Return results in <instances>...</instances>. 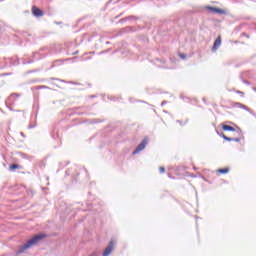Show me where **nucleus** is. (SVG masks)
<instances>
[{"instance_id": "1", "label": "nucleus", "mask_w": 256, "mask_h": 256, "mask_svg": "<svg viewBox=\"0 0 256 256\" xmlns=\"http://www.w3.org/2000/svg\"><path fill=\"white\" fill-rule=\"evenodd\" d=\"M46 235L43 233L40 234H36L34 237H32L31 239H29L24 245H22L17 253L21 254V253H25V251H27V249H30V247H33V245H37V243H39V241H41V239H45Z\"/></svg>"}, {"instance_id": "2", "label": "nucleus", "mask_w": 256, "mask_h": 256, "mask_svg": "<svg viewBox=\"0 0 256 256\" xmlns=\"http://www.w3.org/2000/svg\"><path fill=\"white\" fill-rule=\"evenodd\" d=\"M147 138H144L142 142L136 147V149L132 152V155H137V153H141L143 149L147 147Z\"/></svg>"}, {"instance_id": "3", "label": "nucleus", "mask_w": 256, "mask_h": 256, "mask_svg": "<svg viewBox=\"0 0 256 256\" xmlns=\"http://www.w3.org/2000/svg\"><path fill=\"white\" fill-rule=\"evenodd\" d=\"M115 249V242L114 240H111L107 247L105 248L104 252H103V256H109L110 253H113V250Z\"/></svg>"}, {"instance_id": "4", "label": "nucleus", "mask_w": 256, "mask_h": 256, "mask_svg": "<svg viewBox=\"0 0 256 256\" xmlns=\"http://www.w3.org/2000/svg\"><path fill=\"white\" fill-rule=\"evenodd\" d=\"M32 15H34V17H43V15H45V13L39 7L33 6L32 7Z\"/></svg>"}, {"instance_id": "5", "label": "nucleus", "mask_w": 256, "mask_h": 256, "mask_svg": "<svg viewBox=\"0 0 256 256\" xmlns=\"http://www.w3.org/2000/svg\"><path fill=\"white\" fill-rule=\"evenodd\" d=\"M221 47V36H218L215 41H214V44H213V47H212V51L215 52L217 51V49H219Z\"/></svg>"}, {"instance_id": "6", "label": "nucleus", "mask_w": 256, "mask_h": 256, "mask_svg": "<svg viewBox=\"0 0 256 256\" xmlns=\"http://www.w3.org/2000/svg\"><path fill=\"white\" fill-rule=\"evenodd\" d=\"M232 107H236L237 109H244L245 111H251L249 107H247L245 104L239 103V102H234L232 104Z\"/></svg>"}, {"instance_id": "7", "label": "nucleus", "mask_w": 256, "mask_h": 256, "mask_svg": "<svg viewBox=\"0 0 256 256\" xmlns=\"http://www.w3.org/2000/svg\"><path fill=\"white\" fill-rule=\"evenodd\" d=\"M208 9H209V11H211L212 13H218V14H223L224 13V11H223V9H221V8H215V7H208Z\"/></svg>"}, {"instance_id": "8", "label": "nucleus", "mask_w": 256, "mask_h": 256, "mask_svg": "<svg viewBox=\"0 0 256 256\" xmlns=\"http://www.w3.org/2000/svg\"><path fill=\"white\" fill-rule=\"evenodd\" d=\"M222 129H223V131L235 132V128L233 126H230V125H227V124L222 125Z\"/></svg>"}, {"instance_id": "9", "label": "nucleus", "mask_w": 256, "mask_h": 256, "mask_svg": "<svg viewBox=\"0 0 256 256\" xmlns=\"http://www.w3.org/2000/svg\"><path fill=\"white\" fill-rule=\"evenodd\" d=\"M15 169H21V165H19V164L10 165V167H9L10 171H15Z\"/></svg>"}, {"instance_id": "10", "label": "nucleus", "mask_w": 256, "mask_h": 256, "mask_svg": "<svg viewBox=\"0 0 256 256\" xmlns=\"http://www.w3.org/2000/svg\"><path fill=\"white\" fill-rule=\"evenodd\" d=\"M218 173H220L221 175H225L229 173V168H221L218 170Z\"/></svg>"}, {"instance_id": "11", "label": "nucleus", "mask_w": 256, "mask_h": 256, "mask_svg": "<svg viewBox=\"0 0 256 256\" xmlns=\"http://www.w3.org/2000/svg\"><path fill=\"white\" fill-rule=\"evenodd\" d=\"M221 137L224 139V141H233V138L226 136L225 134H221Z\"/></svg>"}, {"instance_id": "12", "label": "nucleus", "mask_w": 256, "mask_h": 256, "mask_svg": "<svg viewBox=\"0 0 256 256\" xmlns=\"http://www.w3.org/2000/svg\"><path fill=\"white\" fill-rule=\"evenodd\" d=\"M127 19H135V16H129V17L123 18L120 20V23H123V21H127Z\"/></svg>"}, {"instance_id": "13", "label": "nucleus", "mask_w": 256, "mask_h": 256, "mask_svg": "<svg viewBox=\"0 0 256 256\" xmlns=\"http://www.w3.org/2000/svg\"><path fill=\"white\" fill-rule=\"evenodd\" d=\"M13 97H21V95L17 94V93H13L10 96V99H13Z\"/></svg>"}, {"instance_id": "14", "label": "nucleus", "mask_w": 256, "mask_h": 256, "mask_svg": "<svg viewBox=\"0 0 256 256\" xmlns=\"http://www.w3.org/2000/svg\"><path fill=\"white\" fill-rule=\"evenodd\" d=\"M232 141H235L236 143H239L241 141V138H232Z\"/></svg>"}, {"instance_id": "15", "label": "nucleus", "mask_w": 256, "mask_h": 256, "mask_svg": "<svg viewBox=\"0 0 256 256\" xmlns=\"http://www.w3.org/2000/svg\"><path fill=\"white\" fill-rule=\"evenodd\" d=\"M159 171H160V173H165V167L161 166V167L159 168Z\"/></svg>"}, {"instance_id": "16", "label": "nucleus", "mask_w": 256, "mask_h": 256, "mask_svg": "<svg viewBox=\"0 0 256 256\" xmlns=\"http://www.w3.org/2000/svg\"><path fill=\"white\" fill-rule=\"evenodd\" d=\"M179 56L181 59H187V55H185V54H180Z\"/></svg>"}, {"instance_id": "17", "label": "nucleus", "mask_w": 256, "mask_h": 256, "mask_svg": "<svg viewBox=\"0 0 256 256\" xmlns=\"http://www.w3.org/2000/svg\"><path fill=\"white\" fill-rule=\"evenodd\" d=\"M40 89H47V86H40Z\"/></svg>"}, {"instance_id": "18", "label": "nucleus", "mask_w": 256, "mask_h": 256, "mask_svg": "<svg viewBox=\"0 0 256 256\" xmlns=\"http://www.w3.org/2000/svg\"><path fill=\"white\" fill-rule=\"evenodd\" d=\"M244 83H245L246 85H249V81H247V80H244Z\"/></svg>"}, {"instance_id": "19", "label": "nucleus", "mask_w": 256, "mask_h": 256, "mask_svg": "<svg viewBox=\"0 0 256 256\" xmlns=\"http://www.w3.org/2000/svg\"><path fill=\"white\" fill-rule=\"evenodd\" d=\"M20 135H21L22 137H24V136H25V134H23V132H21V133H20Z\"/></svg>"}, {"instance_id": "20", "label": "nucleus", "mask_w": 256, "mask_h": 256, "mask_svg": "<svg viewBox=\"0 0 256 256\" xmlns=\"http://www.w3.org/2000/svg\"><path fill=\"white\" fill-rule=\"evenodd\" d=\"M165 103H167V101H163V102H162V105H165Z\"/></svg>"}, {"instance_id": "21", "label": "nucleus", "mask_w": 256, "mask_h": 256, "mask_svg": "<svg viewBox=\"0 0 256 256\" xmlns=\"http://www.w3.org/2000/svg\"><path fill=\"white\" fill-rule=\"evenodd\" d=\"M238 133H241V129H238Z\"/></svg>"}, {"instance_id": "22", "label": "nucleus", "mask_w": 256, "mask_h": 256, "mask_svg": "<svg viewBox=\"0 0 256 256\" xmlns=\"http://www.w3.org/2000/svg\"><path fill=\"white\" fill-rule=\"evenodd\" d=\"M241 93V91H238V94H240Z\"/></svg>"}]
</instances>
